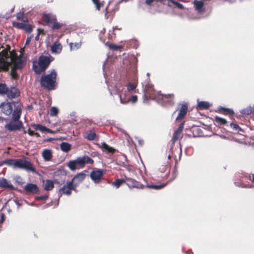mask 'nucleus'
Masks as SVG:
<instances>
[{
    "label": "nucleus",
    "instance_id": "49",
    "mask_svg": "<svg viewBox=\"0 0 254 254\" xmlns=\"http://www.w3.org/2000/svg\"><path fill=\"white\" fill-rule=\"evenodd\" d=\"M177 7L180 9H184V7L183 5L180 3H179V4H178V5L177 6Z\"/></svg>",
    "mask_w": 254,
    "mask_h": 254
},
{
    "label": "nucleus",
    "instance_id": "19",
    "mask_svg": "<svg viewBox=\"0 0 254 254\" xmlns=\"http://www.w3.org/2000/svg\"><path fill=\"white\" fill-rule=\"evenodd\" d=\"M21 114V107L20 106L17 107L14 110L12 113V116L11 120L15 121H19L20 116Z\"/></svg>",
    "mask_w": 254,
    "mask_h": 254
},
{
    "label": "nucleus",
    "instance_id": "18",
    "mask_svg": "<svg viewBox=\"0 0 254 254\" xmlns=\"http://www.w3.org/2000/svg\"><path fill=\"white\" fill-rule=\"evenodd\" d=\"M0 188L14 190L13 185L5 178H0Z\"/></svg>",
    "mask_w": 254,
    "mask_h": 254
},
{
    "label": "nucleus",
    "instance_id": "16",
    "mask_svg": "<svg viewBox=\"0 0 254 254\" xmlns=\"http://www.w3.org/2000/svg\"><path fill=\"white\" fill-rule=\"evenodd\" d=\"M24 190L28 193L35 194L39 191V188L36 184L28 183L24 187Z\"/></svg>",
    "mask_w": 254,
    "mask_h": 254
},
{
    "label": "nucleus",
    "instance_id": "38",
    "mask_svg": "<svg viewBox=\"0 0 254 254\" xmlns=\"http://www.w3.org/2000/svg\"><path fill=\"white\" fill-rule=\"evenodd\" d=\"M25 24V23L22 22H15L13 23V25L19 29H23Z\"/></svg>",
    "mask_w": 254,
    "mask_h": 254
},
{
    "label": "nucleus",
    "instance_id": "57",
    "mask_svg": "<svg viewBox=\"0 0 254 254\" xmlns=\"http://www.w3.org/2000/svg\"><path fill=\"white\" fill-rule=\"evenodd\" d=\"M226 1H230V2H233L235 1L236 0H225Z\"/></svg>",
    "mask_w": 254,
    "mask_h": 254
},
{
    "label": "nucleus",
    "instance_id": "43",
    "mask_svg": "<svg viewBox=\"0 0 254 254\" xmlns=\"http://www.w3.org/2000/svg\"><path fill=\"white\" fill-rule=\"evenodd\" d=\"M184 123H181L180 125V126L178 127V128H177V129L176 130V131L178 133H179L181 134V132L183 131V129L184 128Z\"/></svg>",
    "mask_w": 254,
    "mask_h": 254
},
{
    "label": "nucleus",
    "instance_id": "26",
    "mask_svg": "<svg viewBox=\"0 0 254 254\" xmlns=\"http://www.w3.org/2000/svg\"><path fill=\"white\" fill-rule=\"evenodd\" d=\"M209 107V103L205 101H200L198 102L197 108L198 109L202 110V109H207Z\"/></svg>",
    "mask_w": 254,
    "mask_h": 254
},
{
    "label": "nucleus",
    "instance_id": "60",
    "mask_svg": "<svg viewBox=\"0 0 254 254\" xmlns=\"http://www.w3.org/2000/svg\"><path fill=\"white\" fill-rule=\"evenodd\" d=\"M72 44H73L72 43H70V49H72V48H72Z\"/></svg>",
    "mask_w": 254,
    "mask_h": 254
},
{
    "label": "nucleus",
    "instance_id": "64",
    "mask_svg": "<svg viewBox=\"0 0 254 254\" xmlns=\"http://www.w3.org/2000/svg\"><path fill=\"white\" fill-rule=\"evenodd\" d=\"M138 141H139V143L140 144H142V142H141V141L140 140H139Z\"/></svg>",
    "mask_w": 254,
    "mask_h": 254
},
{
    "label": "nucleus",
    "instance_id": "12",
    "mask_svg": "<svg viewBox=\"0 0 254 254\" xmlns=\"http://www.w3.org/2000/svg\"><path fill=\"white\" fill-rule=\"evenodd\" d=\"M125 181V182H126L127 185L129 188H136L137 189H143L144 188V186L143 185L133 179L126 178V180Z\"/></svg>",
    "mask_w": 254,
    "mask_h": 254
},
{
    "label": "nucleus",
    "instance_id": "34",
    "mask_svg": "<svg viewBox=\"0 0 254 254\" xmlns=\"http://www.w3.org/2000/svg\"><path fill=\"white\" fill-rule=\"evenodd\" d=\"M58 109L55 107H53L51 108L50 111V115L51 117L55 116L57 115L58 113Z\"/></svg>",
    "mask_w": 254,
    "mask_h": 254
},
{
    "label": "nucleus",
    "instance_id": "7",
    "mask_svg": "<svg viewBox=\"0 0 254 254\" xmlns=\"http://www.w3.org/2000/svg\"><path fill=\"white\" fill-rule=\"evenodd\" d=\"M4 127L9 131H14L19 130L23 127V124L21 121H15L11 120L9 123H7Z\"/></svg>",
    "mask_w": 254,
    "mask_h": 254
},
{
    "label": "nucleus",
    "instance_id": "54",
    "mask_svg": "<svg viewBox=\"0 0 254 254\" xmlns=\"http://www.w3.org/2000/svg\"><path fill=\"white\" fill-rule=\"evenodd\" d=\"M35 40H36V41H38L39 40V33L35 37Z\"/></svg>",
    "mask_w": 254,
    "mask_h": 254
},
{
    "label": "nucleus",
    "instance_id": "45",
    "mask_svg": "<svg viewBox=\"0 0 254 254\" xmlns=\"http://www.w3.org/2000/svg\"><path fill=\"white\" fill-rule=\"evenodd\" d=\"M163 0H145V3L147 5H150L153 1H160L161 2H162Z\"/></svg>",
    "mask_w": 254,
    "mask_h": 254
},
{
    "label": "nucleus",
    "instance_id": "11",
    "mask_svg": "<svg viewBox=\"0 0 254 254\" xmlns=\"http://www.w3.org/2000/svg\"><path fill=\"white\" fill-rule=\"evenodd\" d=\"M1 112L6 116H9L12 112V107L10 103L2 102L0 105Z\"/></svg>",
    "mask_w": 254,
    "mask_h": 254
},
{
    "label": "nucleus",
    "instance_id": "36",
    "mask_svg": "<svg viewBox=\"0 0 254 254\" xmlns=\"http://www.w3.org/2000/svg\"><path fill=\"white\" fill-rule=\"evenodd\" d=\"M93 2L96 5V9L98 10H100L101 5H103V3L100 2L99 0H92Z\"/></svg>",
    "mask_w": 254,
    "mask_h": 254
},
{
    "label": "nucleus",
    "instance_id": "23",
    "mask_svg": "<svg viewBox=\"0 0 254 254\" xmlns=\"http://www.w3.org/2000/svg\"><path fill=\"white\" fill-rule=\"evenodd\" d=\"M83 136L84 138L87 139L89 140L92 141L95 139L96 134L94 131L90 130L86 131L84 133Z\"/></svg>",
    "mask_w": 254,
    "mask_h": 254
},
{
    "label": "nucleus",
    "instance_id": "56",
    "mask_svg": "<svg viewBox=\"0 0 254 254\" xmlns=\"http://www.w3.org/2000/svg\"><path fill=\"white\" fill-rule=\"evenodd\" d=\"M241 187L242 188H249V187L247 186L246 185H244L243 184H242Z\"/></svg>",
    "mask_w": 254,
    "mask_h": 254
},
{
    "label": "nucleus",
    "instance_id": "31",
    "mask_svg": "<svg viewBox=\"0 0 254 254\" xmlns=\"http://www.w3.org/2000/svg\"><path fill=\"white\" fill-rule=\"evenodd\" d=\"M240 112L242 114L247 115H250L252 113V108L251 107H248L245 109L241 110Z\"/></svg>",
    "mask_w": 254,
    "mask_h": 254
},
{
    "label": "nucleus",
    "instance_id": "37",
    "mask_svg": "<svg viewBox=\"0 0 254 254\" xmlns=\"http://www.w3.org/2000/svg\"><path fill=\"white\" fill-rule=\"evenodd\" d=\"M180 133H178L176 131H175L173 137H172V141L173 143L175 142L177 140H178L180 137Z\"/></svg>",
    "mask_w": 254,
    "mask_h": 254
},
{
    "label": "nucleus",
    "instance_id": "52",
    "mask_svg": "<svg viewBox=\"0 0 254 254\" xmlns=\"http://www.w3.org/2000/svg\"><path fill=\"white\" fill-rule=\"evenodd\" d=\"M225 110H227L229 113L232 114H234V112L233 111V110H232L230 109H227Z\"/></svg>",
    "mask_w": 254,
    "mask_h": 254
},
{
    "label": "nucleus",
    "instance_id": "50",
    "mask_svg": "<svg viewBox=\"0 0 254 254\" xmlns=\"http://www.w3.org/2000/svg\"><path fill=\"white\" fill-rule=\"evenodd\" d=\"M27 133H28V134H29L31 136L33 135L34 134V132L33 131L30 130V129H29L27 130Z\"/></svg>",
    "mask_w": 254,
    "mask_h": 254
},
{
    "label": "nucleus",
    "instance_id": "63",
    "mask_svg": "<svg viewBox=\"0 0 254 254\" xmlns=\"http://www.w3.org/2000/svg\"><path fill=\"white\" fill-rule=\"evenodd\" d=\"M62 183H63L64 182V179H63L62 181H61Z\"/></svg>",
    "mask_w": 254,
    "mask_h": 254
},
{
    "label": "nucleus",
    "instance_id": "59",
    "mask_svg": "<svg viewBox=\"0 0 254 254\" xmlns=\"http://www.w3.org/2000/svg\"><path fill=\"white\" fill-rule=\"evenodd\" d=\"M34 135H36L37 136H39V133H37V132H36V133H35V132H34Z\"/></svg>",
    "mask_w": 254,
    "mask_h": 254
},
{
    "label": "nucleus",
    "instance_id": "58",
    "mask_svg": "<svg viewBox=\"0 0 254 254\" xmlns=\"http://www.w3.org/2000/svg\"><path fill=\"white\" fill-rule=\"evenodd\" d=\"M15 202L16 203V204L18 205V206H20L21 205L20 204H19L17 201H16V200H15Z\"/></svg>",
    "mask_w": 254,
    "mask_h": 254
},
{
    "label": "nucleus",
    "instance_id": "40",
    "mask_svg": "<svg viewBox=\"0 0 254 254\" xmlns=\"http://www.w3.org/2000/svg\"><path fill=\"white\" fill-rule=\"evenodd\" d=\"M230 126L233 129L236 131H239L242 130L241 128L239 127V126L236 124L231 123Z\"/></svg>",
    "mask_w": 254,
    "mask_h": 254
},
{
    "label": "nucleus",
    "instance_id": "42",
    "mask_svg": "<svg viewBox=\"0 0 254 254\" xmlns=\"http://www.w3.org/2000/svg\"><path fill=\"white\" fill-rule=\"evenodd\" d=\"M168 0V3L167 5L169 7H172V4H174L176 6L178 5V4H179V2L177 1H174L173 0Z\"/></svg>",
    "mask_w": 254,
    "mask_h": 254
},
{
    "label": "nucleus",
    "instance_id": "24",
    "mask_svg": "<svg viewBox=\"0 0 254 254\" xmlns=\"http://www.w3.org/2000/svg\"><path fill=\"white\" fill-rule=\"evenodd\" d=\"M54 186V183L53 181L47 180L43 182V188L46 190H52Z\"/></svg>",
    "mask_w": 254,
    "mask_h": 254
},
{
    "label": "nucleus",
    "instance_id": "47",
    "mask_svg": "<svg viewBox=\"0 0 254 254\" xmlns=\"http://www.w3.org/2000/svg\"><path fill=\"white\" fill-rule=\"evenodd\" d=\"M5 220V215L3 213L0 214V224H2Z\"/></svg>",
    "mask_w": 254,
    "mask_h": 254
},
{
    "label": "nucleus",
    "instance_id": "10",
    "mask_svg": "<svg viewBox=\"0 0 254 254\" xmlns=\"http://www.w3.org/2000/svg\"><path fill=\"white\" fill-rule=\"evenodd\" d=\"M86 176V174L84 172H81L76 174L69 182H71L72 186L76 189V188L84 180Z\"/></svg>",
    "mask_w": 254,
    "mask_h": 254
},
{
    "label": "nucleus",
    "instance_id": "4",
    "mask_svg": "<svg viewBox=\"0 0 254 254\" xmlns=\"http://www.w3.org/2000/svg\"><path fill=\"white\" fill-rule=\"evenodd\" d=\"M57 76L55 69L51 70L50 73L42 75L40 79L41 86L48 90L54 89L57 85Z\"/></svg>",
    "mask_w": 254,
    "mask_h": 254
},
{
    "label": "nucleus",
    "instance_id": "9",
    "mask_svg": "<svg viewBox=\"0 0 254 254\" xmlns=\"http://www.w3.org/2000/svg\"><path fill=\"white\" fill-rule=\"evenodd\" d=\"M104 173L103 171L101 169H97L93 170L90 173V178L91 180L95 184H98L100 182V181L103 177Z\"/></svg>",
    "mask_w": 254,
    "mask_h": 254
},
{
    "label": "nucleus",
    "instance_id": "39",
    "mask_svg": "<svg viewBox=\"0 0 254 254\" xmlns=\"http://www.w3.org/2000/svg\"><path fill=\"white\" fill-rule=\"evenodd\" d=\"M15 182L19 185H22L23 184V180L22 178L19 176H16L14 178Z\"/></svg>",
    "mask_w": 254,
    "mask_h": 254
},
{
    "label": "nucleus",
    "instance_id": "20",
    "mask_svg": "<svg viewBox=\"0 0 254 254\" xmlns=\"http://www.w3.org/2000/svg\"><path fill=\"white\" fill-rule=\"evenodd\" d=\"M42 157L45 161H49L52 158V151L51 149H44L42 153Z\"/></svg>",
    "mask_w": 254,
    "mask_h": 254
},
{
    "label": "nucleus",
    "instance_id": "61",
    "mask_svg": "<svg viewBox=\"0 0 254 254\" xmlns=\"http://www.w3.org/2000/svg\"><path fill=\"white\" fill-rule=\"evenodd\" d=\"M22 128H24L23 127ZM23 132L24 133H26L27 132V131L24 129V128H23Z\"/></svg>",
    "mask_w": 254,
    "mask_h": 254
},
{
    "label": "nucleus",
    "instance_id": "13",
    "mask_svg": "<svg viewBox=\"0 0 254 254\" xmlns=\"http://www.w3.org/2000/svg\"><path fill=\"white\" fill-rule=\"evenodd\" d=\"M7 97L9 99H13L18 97L20 94L19 90L15 87L7 88L5 93Z\"/></svg>",
    "mask_w": 254,
    "mask_h": 254
},
{
    "label": "nucleus",
    "instance_id": "15",
    "mask_svg": "<svg viewBox=\"0 0 254 254\" xmlns=\"http://www.w3.org/2000/svg\"><path fill=\"white\" fill-rule=\"evenodd\" d=\"M195 10L199 14H202L205 11L204 2L201 0H194L193 2Z\"/></svg>",
    "mask_w": 254,
    "mask_h": 254
},
{
    "label": "nucleus",
    "instance_id": "8",
    "mask_svg": "<svg viewBox=\"0 0 254 254\" xmlns=\"http://www.w3.org/2000/svg\"><path fill=\"white\" fill-rule=\"evenodd\" d=\"M76 190V189L73 187L71 182H67L66 185H64L62 188L59 189L58 195L59 197H61L63 194H66L69 195L71 193V190Z\"/></svg>",
    "mask_w": 254,
    "mask_h": 254
},
{
    "label": "nucleus",
    "instance_id": "21",
    "mask_svg": "<svg viewBox=\"0 0 254 254\" xmlns=\"http://www.w3.org/2000/svg\"><path fill=\"white\" fill-rule=\"evenodd\" d=\"M100 147L102 148L103 151L106 152L107 153L113 154L116 151L115 149L109 146L105 142H103Z\"/></svg>",
    "mask_w": 254,
    "mask_h": 254
},
{
    "label": "nucleus",
    "instance_id": "62",
    "mask_svg": "<svg viewBox=\"0 0 254 254\" xmlns=\"http://www.w3.org/2000/svg\"><path fill=\"white\" fill-rule=\"evenodd\" d=\"M253 182L254 183V174L253 175Z\"/></svg>",
    "mask_w": 254,
    "mask_h": 254
},
{
    "label": "nucleus",
    "instance_id": "51",
    "mask_svg": "<svg viewBox=\"0 0 254 254\" xmlns=\"http://www.w3.org/2000/svg\"><path fill=\"white\" fill-rule=\"evenodd\" d=\"M31 38L32 37L30 36L29 37H28L26 39V42H25V45H28L29 44V43H30V42L31 41Z\"/></svg>",
    "mask_w": 254,
    "mask_h": 254
},
{
    "label": "nucleus",
    "instance_id": "29",
    "mask_svg": "<svg viewBox=\"0 0 254 254\" xmlns=\"http://www.w3.org/2000/svg\"><path fill=\"white\" fill-rule=\"evenodd\" d=\"M125 182V181L124 179H117L112 183V185L115 186L116 188H119L120 186Z\"/></svg>",
    "mask_w": 254,
    "mask_h": 254
},
{
    "label": "nucleus",
    "instance_id": "27",
    "mask_svg": "<svg viewBox=\"0 0 254 254\" xmlns=\"http://www.w3.org/2000/svg\"><path fill=\"white\" fill-rule=\"evenodd\" d=\"M32 127L35 130H39L42 132H46V130H47V127H46L43 126L40 124H33L32 125Z\"/></svg>",
    "mask_w": 254,
    "mask_h": 254
},
{
    "label": "nucleus",
    "instance_id": "3",
    "mask_svg": "<svg viewBox=\"0 0 254 254\" xmlns=\"http://www.w3.org/2000/svg\"><path fill=\"white\" fill-rule=\"evenodd\" d=\"M3 164H6L7 166L12 167L14 169H24L33 173L36 172L32 163L25 159H10L0 162V166Z\"/></svg>",
    "mask_w": 254,
    "mask_h": 254
},
{
    "label": "nucleus",
    "instance_id": "14",
    "mask_svg": "<svg viewBox=\"0 0 254 254\" xmlns=\"http://www.w3.org/2000/svg\"><path fill=\"white\" fill-rule=\"evenodd\" d=\"M42 19L45 24L49 25L56 20V16L52 13H43Z\"/></svg>",
    "mask_w": 254,
    "mask_h": 254
},
{
    "label": "nucleus",
    "instance_id": "22",
    "mask_svg": "<svg viewBox=\"0 0 254 254\" xmlns=\"http://www.w3.org/2000/svg\"><path fill=\"white\" fill-rule=\"evenodd\" d=\"M62 50V46L59 42H55L51 46V51L52 53L59 54Z\"/></svg>",
    "mask_w": 254,
    "mask_h": 254
},
{
    "label": "nucleus",
    "instance_id": "41",
    "mask_svg": "<svg viewBox=\"0 0 254 254\" xmlns=\"http://www.w3.org/2000/svg\"><path fill=\"white\" fill-rule=\"evenodd\" d=\"M109 47L110 49L113 50H118V49L121 48L122 46H117L114 44H110L109 45Z\"/></svg>",
    "mask_w": 254,
    "mask_h": 254
},
{
    "label": "nucleus",
    "instance_id": "1",
    "mask_svg": "<svg viewBox=\"0 0 254 254\" xmlns=\"http://www.w3.org/2000/svg\"><path fill=\"white\" fill-rule=\"evenodd\" d=\"M135 86L132 83H129L125 88L121 84H117L114 88L112 86H108L111 95L118 94L121 104H125L129 102L132 92L135 89Z\"/></svg>",
    "mask_w": 254,
    "mask_h": 254
},
{
    "label": "nucleus",
    "instance_id": "2",
    "mask_svg": "<svg viewBox=\"0 0 254 254\" xmlns=\"http://www.w3.org/2000/svg\"><path fill=\"white\" fill-rule=\"evenodd\" d=\"M144 94L145 98L149 97L151 99L156 100L159 103H171L174 100L173 94L163 95L153 90L151 84L146 85L144 90Z\"/></svg>",
    "mask_w": 254,
    "mask_h": 254
},
{
    "label": "nucleus",
    "instance_id": "6",
    "mask_svg": "<svg viewBox=\"0 0 254 254\" xmlns=\"http://www.w3.org/2000/svg\"><path fill=\"white\" fill-rule=\"evenodd\" d=\"M53 60L51 56H41L38 59V65L33 64V68L36 73L40 74L45 70Z\"/></svg>",
    "mask_w": 254,
    "mask_h": 254
},
{
    "label": "nucleus",
    "instance_id": "30",
    "mask_svg": "<svg viewBox=\"0 0 254 254\" xmlns=\"http://www.w3.org/2000/svg\"><path fill=\"white\" fill-rule=\"evenodd\" d=\"M166 186L165 184H162L159 185H146V187L154 190H158L162 189Z\"/></svg>",
    "mask_w": 254,
    "mask_h": 254
},
{
    "label": "nucleus",
    "instance_id": "25",
    "mask_svg": "<svg viewBox=\"0 0 254 254\" xmlns=\"http://www.w3.org/2000/svg\"><path fill=\"white\" fill-rule=\"evenodd\" d=\"M60 147L63 152L67 153L71 149V146L68 143L63 142L61 143Z\"/></svg>",
    "mask_w": 254,
    "mask_h": 254
},
{
    "label": "nucleus",
    "instance_id": "44",
    "mask_svg": "<svg viewBox=\"0 0 254 254\" xmlns=\"http://www.w3.org/2000/svg\"><path fill=\"white\" fill-rule=\"evenodd\" d=\"M131 98L130 97L129 101H131L132 103H135L137 100V97L136 95H131Z\"/></svg>",
    "mask_w": 254,
    "mask_h": 254
},
{
    "label": "nucleus",
    "instance_id": "5",
    "mask_svg": "<svg viewBox=\"0 0 254 254\" xmlns=\"http://www.w3.org/2000/svg\"><path fill=\"white\" fill-rule=\"evenodd\" d=\"M94 161L92 159L87 155L77 157L76 159L68 162L67 166L72 171L82 168L86 164H92Z\"/></svg>",
    "mask_w": 254,
    "mask_h": 254
},
{
    "label": "nucleus",
    "instance_id": "46",
    "mask_svg": "<svg viewBox=\"0 0 254 254\" xmlns=\"http://www.w3.org/2000/svg\"><path fill=\"white\" fill-rule=\"evenodd\" d=\"M47 198H48V195H47L38 196L36 197V199H38V200H46Z\"/></svg>",
    "mask_w": 254,
    "mask_h": 254
},
{
    "label": "nucleus",
    "instance_id": "48",
    "mask_svg": "<svg viewBox=\"0 0 254 254\" xmlns=\"http://www.w3.org/2000/svg\"><path fill=\"white\" fill-rule=\"evenodd\" d=\"M23 17V14L21 13H17V14L16 15V18L18 20L21 19Z\"/></svg>",
    "mask_w": 254,
    "mask_h": 254
},
{
    "label": "nucleus",
    "instance_id": "17",
    "mask_svg": "<svg viewBox=\"0 0 254 254\" xmlns=\"http://www.w3.org/2000/svg\"><path fill=\"white\" fill-rule=\"evenodd\" d=\"M188 112V105L186 104L182 105L180 109L179 110V113L176 121H179L183 119L187 115Z\"/></svg>",
    "mask_w": 254,
    "mask_h": 254
},
{
    "label": "nucleus",
    "instance_id": "32",
    "mask_svg": "<svg viewBox=\"0 0 254 254\" xmlns=\"http://www.w3.org/2000/svg\"><path fill=\"white\" fill-rule=\"evenodd\" d=\"M52 24L53 25L52 26V28L53 30H58L63 25V24L58 22L57 20Z\"/></svg>",
    "mask_w": 254,
    "mask_h": 254
},
{
    "label": "nucleus",
    "instance_id": "53",
    "mask_svg": "<svg viewBox=\"0 0 254 254\" xmlns=\"http://www.w3.org/2000/svg\"><path fill=\"white\" fill-rule=\"evenodd\" d=\"M46 132H47L48 133H53V131L51 130L50 129L47 128V130H46Z\"/></svg>",
    "mask_w": 254,
    "mask_h": 254
},
{
    "label": "nucleus",
    "instance_id": "33",
    "mask_svg": "<svg viewBox=\"0 0 254 254\" xmlns=\"http://www.w3.org/2000/svg\"><path fill=\"white\" fill-rule=\"evenodd\" d=\"M6 89L7 87L5 84L0 83V95H3L5 94Z\"/></svg>",
    "mask_w": 254,
    "mask_h": 254
},
{
    "label": "nucleus",
    "instance_id": "55",
    "mask_svg": "<svg viewBox=\"0 0 254 254\" xmlns=\"http://www.w3.org/2000/svg\"><path fill=\"white\" fill-rule=\"evenodd\" d=\"M75 46L77 47V48H79L80 47V44L79 43H75Z\"/></svg>",
    "mask_w": 254,
    "mask_h": 254
},
{
    "label": "nucleus",
    "instance_id": "35",
    "mask_svg": "<svg viewBox=\"0 0 254 254\" xmlns=\"http://www.w3.org/2000/svg\"><path fill=\"white\" fill-rule=\"evenodd\" d=\"M23 29L27 32L30 33L32 30V26L30 25L25 23Z\"/></svg>",
    "mask_w": 254,
    "mask_h": 254
},
{
    "label": "nucleus",
    "instance_id": "28",
    "mask_svg": "<svg viewBox=\"0 0 254 254\" xmlns=\"http://www.w3.org/2000/svg\"><path fill=\"white\" fill-rule=\"evenodd\" d=\"M215 121L216 124L219 125H223L227 123V121L224 119L218 116L215 117Z\"/></svg>",
    "mask_w": 254,
    "mask_h": 254
}]
</instances>
